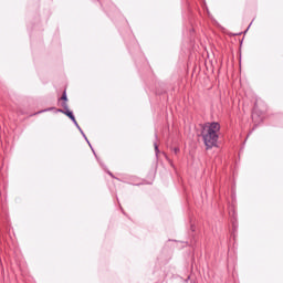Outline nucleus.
<instances>
[{
  "instance_id": "nucleus-1",
  "label": "nucleus",
  "mask_w": 283,
  "mask_h": 283,
  "mask_svg": "<svg viewBox=\"0 0 283 283\" xmlns=\"http://www.w3.org/2000/svg\"><path fill=\"white\" fill-rule=\"evenodd\" d=\"M220 124L218 122L206 123L201 125V136L203 139V144L206 149H213L216 145H218V139L220 136Z\"/></svg>"
},
{
  "instance_id": "nucleus-2",
  "label": "nucleus",
  "mask_w": 283,
  "mask_h": 283,
  "mask_svg": "<svg viewBox=\"0 0 283 283\" xmlns=\"http://www.w3.org/2000/svg\"><path fill=\"white\" fill-rule=\"evenodd\" d=\"M59 112H61L62 114H65L66 116H69V118L72 119V122L74 123V125L77 127V129L81 130V134H83L85 140H87V137L85 136V134L83 133V129H81V126L78 125V122H76V117H74V113H72V111L67 109L63 111V109H59Z\"/></svg>"
},
{
  "instance_id": "nucleus-3",
  "label": "nucleus",
  "mask_w": 283,
  "mask_h": 283,
  "mask_svg": "<svg viewBox=\"0 0 283 283\" xmlns=\"http://www.w3.org/2000/svg\"><path fill=\"white\" fill-rule=\"evenodd\" d=\"M61 101H64L62 103V107H64V109H67V93L65 91L62 94Z\"/></svg>"
},
{
  "instance_id": "nucleus-4",
  "label": "nucleus",
  "mask_w": 283,
  "mask_h": 283,
  "mask_svg": "<svg viewBox=\"0 0 283 283\" xmlns=\"http://www.w3.org/2000/svg\"><path fill=\"white\" fill-rule=\"evenodd\" d=\"M154 147H155V151H156V154H158L160 150L158 149V144H154Z\"/></svg>"
},
{
  "instance_id": "nucleus-5",
  "label": "nucleus",
  "mask_w": 283,
  "mask_h": 283,
  "mask_svg": "<svg viewBox=\"0 0 283 283\" xmlns=\"http://www.w3.org/2000/svg\"><path fill=\"white\" fill-rule=\"evenodd\" d=\"M178 151H180L179 148H175V154H178Z\"/></svg>"
},
{
  "instance_id": "nucleus-6",
  "label": "nucleus",
  "mask_w": 283,
  "mask_h": 283,
  "mask_svg": "<svg viewBox=\"0 0 283 283\" xmlns=\"http://www.w3.org/2000/svg\"><path fill=\"white\" fill-rule=\"evenodd\" d=\"M44 112H50V109L46 108V109H44Z\"/></svg>"
}]
</instances>
